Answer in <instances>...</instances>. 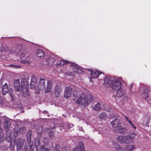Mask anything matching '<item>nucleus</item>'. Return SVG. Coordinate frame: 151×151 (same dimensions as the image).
<instances>
[{
  "instance_id": "1",
  "label": "nucleus",
  "mask_w": 151,
  "mask_h": 151,
  "mask_svg": "<svg viewBox=\"0 0 151 151\" xmlns=\"http://www.w3.org/2000/svg\"><path fill=\"white\" fill-rule=\"evenodd\" d=\"M49 139L47 137H45L41 143V146L40 144L39 140L37 139L34 141V145L36 151H53L54 149L53 146H52L48 148V145L49 143Z\"/></svg>"
},
{
  "instance_id": "2",
  "label": "nucleus",
  "mask_w": 151,
  "mask_h": 151,
  "mask_svg": "<svg viewBox=\"0 0 151 151\" xmlns=\"http://www.w3.org/2000/svg\"><path fill=\"white\" fill-rule=\"evenodd\" d=\"M135 135L136 133L132 132L130 135L126 136H119L117 139L118 142L121 144H130L133 142Z\"/></svg>"
},
{
  "instance_id": "3",
  "label": "nucleus",
  "mask_w": 151,
  "mask_h": 151,
  "mask_svg": "<svg viewBox=\"0 0 151 151\" xmlns=\"http://www.w3.org/2000/svg\"><path fill=\"white\" fill-rule=\"evenodd\" d=\"M93 97L91 95H89L85 96L84 93H82L77 101L78 104L85 106L89 104L93 100Z\"/></svg>"
},
{
  "instance_id": "4",
  "label": "nucleus",
  "mask_w": 151,
  "mask_h": 151,
  "mask_svg": "<svg viewBox=\"0 0 151 151\" xmlns=\"http://www.w3.org/2000/svg\"><path fill=\"white\" fill-rule=\"evenodd\" d=\"M122 81L123 80L121 78L115 77L111 86L112 88L114 90H116L122 87Z\"/></svg>"
},
{
  "instance_id": "5",
  "label": "nucleus",
  "mask_w": 151,
  "mask_h": 151,
  "mask_svg": "<svg viewBox=\"0 0 151 151\" xmlns=\"http://www.w3.org/2000/svg\"><path fill=\"white\" fill-rule=\"evenodd\" d=\"M24 81V79H22L21 80V86H19L17 87V88H19V91L20 88L21 91L23 93V96L24 97H26V95L28 96H29V89L27 86V82L25 83L23 82V81Z\"/></svg>"
},
{
  "instance_id": "6",
  "label": "nucleus",
  "mask_w": 151,
  "mask_h": 151,
  "mask_svg": "<svg viewBox=\"0 0 151 151\" xmlns=\"http://www.w3.org/2000/svg\"><path fill=\"white\" fill-rule=\"evenodd\" d=\"M16 146L17 151H24L26 147V143L25 142H22L20 139L17 141Z\"/></svg>"
},
{
  "instance_id": "7",
  "label": "nucleus",
  "mask_w": 151,
  "mask_h": 151,
  "mask_svg": "<svg viewBox=\"0 0 151 151\" xmlns=\"http://www.w3.org/2000/svg\"><path fill=\"white\" fill-rule=\"evenodd\" d=\"M54 59V65H58L60 64L62 65H66L67 63H69L68 61H65L57 56H55Z\"/></svg>"
},
{
  "instance_id": "8",
  "label": "nucleus",
  "mask_w": 151,
  "mask_h": 151,
  "mask_svg": "<svg viewBox=\"0 0 151 151\" xmlns=\"http://www.w3.org/2000/svg\"><path fill=\"white\" fill-rule=\"evenodd\" d=\"M114 78L111 76H106L104 82V85L107 87H110Z\"/></svg>"
},
{
  "instance_id": "9",
  "label": "nucleus",
  "mask_w": 151,
  "mask_h": 151,
  "mask_svg": "<svg viewBox=\"0 0 151 151\" xmlns=\"http://www.w3.org/2000/svg\"><path fill=\"white\" fill-rule=\"evenodd\" d=\"M72 93V89L70 87L65 88L64 96L66 98H68L70 96Z\"/></svg>"
},
{
  "instance_id": "10",
  "label": "nucleus",
  "mask_w": 151,
  "mask_h": 151,
  "mask_svg": "<svg viewBox=\"0 0 151 151\" xmlns=\"http://www.w3.org/2000/svg\"><path fill=\"white\" fill-rule=\"evenodd\" d=\"M73 151H85L82 142H80L73 149Z\"/></svg>"
},
{
  "instance_id": "11",
  "label": "nucleus",
  "mask_w": 151,
  "mask_h": 151,
  "mask_svg": "<svg viewBox=\"0 0 151 151\" xmlns=\"http://www.w3.org/2000/svg\"><path fill=\"white\" fill-rule=\"evenodd\" d=\"M116 90V96L118 97H121L126 94V90L122 88Z\"/></svg>"
},
{
  "instance_id": "12",
  "label": "nucleus",
  "mask_w": 151,
  "mask_h": 151,
  "mask_svg": "<svg viewBox=\"0 0 151 151\" xmlns=\"http://www.w3.org/2000/svg\"><path fill=\"white\" fill-rule=\"evenodd\" d=\"M72 68L74 72L78 74L81 73L83 72L82 70L79 68L78 65H77L74 63L71 64Z\"/></svg>"
},
{
  "instance_id": "13",
  "label": "nucleus",
  "mask_w": 151,
  "mask_h": 151,
  "mask_svg": "<svg viewBox=\"0 0 151 151\" xmlns=\"http://www.w3.org/2000/svg\"><path fill=\"white\" fill-rule=\"evenodd\" d=\"M45 80L42 78H40L37 86L40 90H43L45 88Z\"/></svg>"
},
{
  "instance_id": "14",
  "label": "nucleus",
  "mask_w": 151,
  "mask_h": 151,
  "mask_svg": "<svg viewBox=\"0 0 151 151\" xmlns=\"http://www.w3.org/2000/svg\"><path fill=\"white\" fill-rule=\"evenodd\" d=\"M54 93L55 97H59L62 91V89L59 86H56L54 88Z\"/></svg>"
},
{
  "instance_id": "15",
  "label": "nucleus",
  "mask_w": 151,
  "mask_h": 151,
  "mask_svg": "<svg viewBox=\"0 0 151 151\" xmlns=\"http://www.w3.org/2000/svg\"><path fill=\"white\" fill-rule=\"evenodd\" d=\"M99 72L97 71H92L91 72V77H90L89 81L91 82L92 81L91 79L95 78H97L100 75Z\"/></svg>"
},
{
  "instance_id": "16",
  "label": "nucleus",
  "mask_w": 151,
  "mask_h": 151,
  "mask_svg": "<svg viewBox=\"0 0 151 151\" xmlns=\"http://www.w3.org/2000/svg\"><path fill=\"white\" fill-rule=\"evenodd\" d=\"M111 124L112 126L116 129L121 125V123L119 119H116L111 122Z\"/></svg>"
},
{
  "instance_id": "17",
  "label": "nucleus",
  "mask_w": 151,
  "mask_h": 151,
  "mask_svg": "<svg viewBox=\"0 0 151 151\" xmlns=\"http://www.w3.org/2000/svg\"><path fill=\"white\" fill-rule=\"evenodd\" d=\"M116 132L120 133H124L127 131V129L126 127H124L121 125L115 129Z\"/></svg>"
},
{
  "instance_id": "18",
  "label": "nucleus",
  "mask_w": 151,
  "mask_h": 151,
  "mask_svg": "<svg viewBox=\"0 0 151 151\" xmlns=\"http://www.w3.org/2000/svg\"><path fill=\"white\" fill-rule=\"evenodd\" d=\"M52 82L50 81H49L47 82V84L46 86L45 87V91L46 93H47L50 92L52 90Z\"/></svg>"
},
{
  "instance_id": "19",
  "label": "nucleus",
  "mask_w": 151,
  "mask_h": 151,
  "mask_svg": "<svg viewBox=\"0 0 151 151\" xmlns=\"http://www.w3.org/2000/svg\"><path fill=\"white\" fill-rule=\"evenodd\" d=\"M3 122L4 123V129L6 131L9 130L10 126V123L7 120H4Z\"/></svg>"
},
{
  "instance_id": "20",
  "label": "nucleus",
  "mask_w": 151,
  "mask_h": 151,
  "mask_svg": "<svg viewBox=\"0 0 151 151\" xmlns=\"http://www.w3.org/2000/svg\"><path fill=\"white\" fill-rule=\"evenodd\" d=\"M54 57L55 56L52 55L47 59L46 61L48 62V64L49 65H52L53 64H54Z\"/></svg>"
},
{
  "instance_id": "21",
  "label": "nucleus",
  "mask_w": 151,
  "mask_h": 151,
  "mask_svg": "<svg viewBox=\"0 0 151 151\" xmlns=\"http://www.w3.org/2000/svg\"><path fill=\"white\" fill-rule=\"evenodd\" d=\"M37 82V79L36 77L34 76H33L31 77V82L30 83L31 86H32L33 87L36 86V83Z\"/></svg>"
},
{
  "instance_id": "22",
  "label": "nucleus",
  "mask_w": 151,
  "mask_h": 151,
  "mask_svg": "<svg viewBox=\"0 0 151 151\" xmlns=\"http://www.w3.org/2000/svg\"><path fill=\"white\" fill-rule=\"evenodd\" d=\"M55 150L56 151H67L66 147H64L60 148L58 144H57L56 145Z\"/></svg>"
},
{
  "instance_id": "23",
  "label": "nucleus",
  "mask_w": 151,
  "mask_h": 151,
  "mask_svg": "<svg viewBox=\"0 0 151 151\" xmlns=\"http://www.w3.org/2000/svg\"><path fill=\"white\" fill-rule=\"evenodd\" d=\"M36 53L37 55V56L41 59L43 58L44 57V52L41 50H38L37 51Z\"/></svg>"
},
{
  "instance_id": "24",
  "label": "nucleus",
  "mask_w": 151,
  "mask_h": 151,
  "mask_svg": "<svg viewBox=\"0 0 151 151\" xmlns=\"http://www.w3.org/2000/svg\"><path fill=\"white\" fill-rule=\"evenodd\" d=\"M113 147L115 148L117 151H124V149L116 143H114L113 145Z\"/></svg>"
},
{
  "instance_id": "25",
  "label": "nucleus",
  "mask_w": 151,
  "mask_h": 151,
  "mask_svg": "<svg viewBox=\"0 0 151 151\" xmlns=\"http://www.w3.org/2000/svg\"><path fill=\"white\" fill-rule=\"evenodd\" d=\"M17 54L20 56V57H23L25 56V55L27 54V52L22 49L19 51Z\"/></svg>"
},
{
  "instance_id": "26",
  "label": "nucleus",
  "mask_w": 151,
  "mask_h": 151,
  "mask_svg": "<svg viewBox=\"0 0 151 151\" xmlns=\"http://www.w3.org/2000/svg\"><path fill=\"white\" fill-rule=\"evenodd\" d=\"M14 84L15 90L16 91H19V88H17V87L20 86L19 80L18 79L15 80L14 82Z\"/></svg>"
},
{
  "instance_id": "27",
  "label": "nucleus",
  "mask_w": 151,
  "mask_h": 151,
  "mask_svg": "<svg viewBox=\"0 0 151 151\" xmlns=\"http://www.w3.org/2000/svg\"><path fill=\"white\" fill-rule=\"evenodd\" d=\"M91 107L93 109L96 111L100 110L101 109V105L99 103H97L95 106L92 105Z\"/></svg>"
},
{
  "instance_id": "28",
  "label": "nucleus",
  "mask_w": 151,
  "mask_h": 151,
  "mask_svg": "<svg viewBox=\"0 0 151 151\" xmlns=\"http://www.w3.org/2000/svg\"><path fill=\"white\" fill-rule=\"evenodd\" d=\"M108 117V115L104 112L101 113L99 115V118L101 119L105 120Z\"/></svg>"
},
{
  "instance_id": "29",
  "label": "nucleus",
  "mask_w": 151,
  "mask_h": 151,
  "mask_svg": "<svg viewBox=\"0 0 151 151\" xmlns=\"http://www.w3.org/2000/svg\"><path fill=\"white\" fill-rule=\"evenodd\" d=\"M135 147L133 145H127L126 146V149L128 151H132L135 149Z\"/></svg>"
},
{
  "instance_id": "30",
  "label": "nucleus",
  "mask_w": 151,
  "mask_h": 151,
  "mask_svg": "<svg viewBox=\"0 0 151 151\" xmlns=\"http://www.w3.org/2000/svg\"><path fill=\"white\" fill-rule=\"evenodd\" d=\"M31 134L32 132L30 131H29L27 132V140L29 143H30Z\"/></svg>"
},
{
  "instance_id": "31",
  "label": "nucleus",
  "mask_w": 151,
  "mask_h": 151,
  "mask_svg": "<svg viewBox=\"0 0 151 151\" xmlns=\"http://www.w3.org/2000/svg\"><path fill=\"white\" fill-rule=\"evenodd\" d=\"M43 130V128L42 127H40L38 129V131H37L38 136L39 137H41V133Z\"/></svg>"
},
{
  "instance_id": "32",
  "label": "nucleus",
  "mask_w": 151,
  "mask_h": 151,
  "mask_svg": "<svg viewBox=\"0 0 151 151\" xmlns=\"http://www.w3.org/2000/svg\"><path fill=\"white\" fill-rule=\"evenodd\" d=\"M34 146V145H32L31 144L29 145V148H26V146L25 148L24 149H25V151H33V146Z\"/></svg>"
},
{
  "instance_id": "33",
  "label": "nucleus",
  "mask_w": 151,
  "mask_h": 151,
  "mask_svg": "<svg viewBox=\"0 0 151 151\" xmlns=\"http://www.w3.org/2000/svg\"><path fill=\"white\" fill-rule=\"evenodd\" d=\"M26 131V129L25 127L21 128L19 131V132L21 134H23Z\"/></svg>"
},
{
  "instance_id": "34",
  "label": "nucleus",
  "mask_w": 151,
  "mask_h": 151,
  "mask_svg": "<svg viewBox=\"0 0 151 151\" xmlns=\"http://www.w3.org/2000/svg\"><path fill=\"white\" fill-rule=\"evenodd\" d=\"M147 93L148 91L147 90H145L144 92H143V95L145 96V98L146 99H148V95L147 94Z\"/></svg>"
},
{
  "instance_id": "35",
  "label": "nucleus",
  "mask_w": 151,
  "mask_h": 151,
  "mask_svg": "<svg viewBox=\"0 0 151 151\" xmlns=\"http://www.w3.org/2000/svg\"><path fill=\"white\" fill-rule=\"evenodd\" d=\"M8 89H2V93L4 95L6 94L8 92Z\"/></svg>"
},
{
  "instance_id": "36",
  "label": "nucleus",
  "mask_w": 151,
  "mask_h": 151,
  "mask_svg": "<svg viewBox=\"0 0 151 151\" xmlns=\"http://www.w3.org/2000/svg\"><path fill=\"white\" fill-rule=\"evenodd\" d=\"M9 94L11 97V99L12 100H14L15 99V97L14 95V93L12 92H9Z\"/></svg>"
},
{
  "instance_id": "37",
  "label": "nucleus",
  "mask_w": 151,
  "mask_h": 151,
  "mask_svg": "<svg viewBox=\"0 0 151 151\" xmlns=\"http://www.w3.org/2000/svg\"><path fill=\"white\" fill-rule=\"evenodd\" d=\"M132 126V128L134 129H136V126H135L132 123V122L130 121H129V122H128Z\"/></svg>"
},
{
  "instance_id": "38",
  "label": "nucleus",
  "mask_w": 151,
  "mask_h": 151,
  "mask_svg": "<svg viewBox=\"0 0 151 151\" xmlns=\"http://www.w3.org/2000/svg\"><path fill=\"white\" fill-rule=\"evenodd\" d=\"M73 74L72 73H68V72L66 73V74L67 75H68V76H70L71 77H72V78H73Z\"/></svg>"
},
{
  "instance_id": "39",
  "label": "nucleus",
  "mask_w": 151,
  "mask_h": 151,
  "mask_svg": "<svg viewBox=\"0 0 151 151\" xmlns=\"http://www.w3.org/2000/svg\"><path fill=\"white\" fill-rule=\"evenodd\" d=\"M21 62L22 63H24V64L28 63H30V61H29V60H22L21 61Z\"/></svg>"
},
{
  "instance_id": "40",
  "label": "nucleus",
  "mask_w": 151,
  "mask_h": 151,
  "mask_svg": "<svg viewBox=\"0 0 151 151\" xmlns=\"http://www.w3.org/2000/svg\"><path fill=\"white\" fill-rule=\"evenodd\" d=\"M45 131L47 132L48 133H51V130L50 129H49L48 128H45Z\"/></svg>"
},
{
  "instance_id": "41",
  "label": "nucleus",
  "mask_w": 151,
  "mask_h": 151,
  "mask_svg": "<svg viewBox=\"0 0 151 151\" xmlns=\"http://www.w3.org/2000/svg\"><path fill=\"white\" fill-rule=\"evenodd\" d=\"M8 88L7 84L6 83L2 87V89H6Z\"/></svg>"
},
{
  "instance_id": "42",
  "label": "nucleus",
  "mask_w": 151,
  "mask_h": 151,
  "mask_svg": "<svg viewBox=\"0 0 151 151\" xmlns=\"http://www.w3.org/2000/svg\"><path fill=\"white\" fill-rule=\"evenodd\" d=\"M124 118L126 119V120H127V121L129 122V121H130V120L129 119L128 117L126 116H124Z\"/></svg>"
},
{
  "instance_id": "43",
  "label": "nucleus",
  "mask_w": 151,
  "mask_h": 151,
  "mask_svg": "<svg viewBox=\"0 0 151 151\" xmlns=\"http://www.w3.org/2000/svg\"><path fill=\"white\" fill-rule=\"evenodd\" d=\"M78 128L79 130L81 131H83L84 132V131L83 130V129L82 127L78 126Z\"/></svg>"
},
{
  "instance_id": "44",
  "label": "nucleus",
  "mask_w": 151,
  "mask_h": 151,
  "mask_svg": "<svg viewBox=\"0 0 151 151\" xmlns=\"http://www.w3.org/2000/svg\"><path fill=\"white\" fill-rule=\"evenodd\" d=\"M11 65V66H14V67H17V68H20L21 67V66H20V65H19L17 66L16 65Z\"/></svg>"
},
{
  "instance_id": "45",
  "label": "nucleus",
  "mask_w": 151,
  "mask_h": 151,
  "mask_svg": "<svg viewBox=\"0 0 151 151\" xmlns=\"http://www.w3.org/2000/svg\"><path fill=\"white\" fill-rule=\"evenodd\" d=\"M74 126V125L73 124H69V127L70 128H71L72 127H73V126Z\"/></svg>"
},
{
  "instance_id": "46",
  "label": "nucleus",
  "mask_w": 151,
  "mask_h": 151,
  "mask_svg": "<svg viewBox=\"0 0 151 151\" xmlns=\"http://www.w3.org/2000/svg\"><path fill=\"white\" fill-rule=\"evenodd\" d=\"M9 148L11 150H14V147L12 146H10Z\"/></svg>"
},
{
  "instance_id": "47",
  "label": "nucleus",
  "mask_w": 151,
  "mask_h": 151,
  "mask_svg": "<svg viewBox=\"0 0 151 151\" xmlns=\"http://www.w3.org/2000/svg\"><path fill=\"white\" fill-rule=\"evenodd\" d=\"M14 135L15 136H17V133L15 132H14Z\"/></svg>"
},
{
  "instance_id": "48",
  "label": "nucleus",
  "mask_w": 151,
  "mask_h": 151,
  "mask_svg": "<svg viewBox=\"0 0 151 151\" xmlns=\"http://www.w3.org/2000/svg\"><path fill=\"white\" fill-rule=\"evenodd\" d=\"M63 124H62V123H61V124H60V126H63Z\"/></svg>"
},
{
  "instance_id": "49",
  "label": "nucleus",
  "mask_w": 151,
  "mask_h": 151,
  "mask_svg": "<svg viewBox=\"0 0 151 151\" xmlns=\"http://www.w3.org/2000/svg\"><path fill=\"white\" fill-rule=\"evenodd\" d=\"M75 99H75H75H73V100H74V101H75Z\"/></svg>"
},
{
  "instance_id": "50",
  "label": "nucleus",
  "mask_w": 151,
  "mask_h": 151,
  "mask_svg": "<svg viewBox=\"0 0 151 151\" xmlns=\"http://www.w3.org/2000/svg\"><path fill=\"white\" fill-rule=\"evenodd\" d=\"M147 124L146 125V126H147Z\"/></svg>"
}]
</instances>
